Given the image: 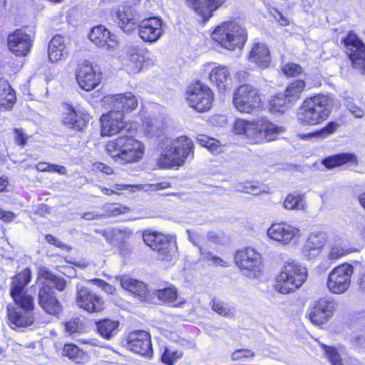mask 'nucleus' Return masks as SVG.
<instances>
[{"label":"nucleus","mask_w":365,"mask_h":365,"mask_svg":"<svg viewBox=\"0 0 365 365\" xmlns=\"http://www.w3.org/2000/svg\"><path fill=\"white\" fill-rule=\"evenodd\" d=\"M31 279V270L26 268L12 279L11 295L18 307L9 305L7 310L9 322L16 327H27L34 322V317L29 312L34 307L33 298L24 292Z\"/></svg>","instance_id":"f257e3e1"},{"label":"nucleus","mask_w":365,"mask_h":365,"mask_svg":"<svg viewBox=\"0 0 365 365\" xmlns=\"http://www.w3.org/2000/svg\"><path fill=\"white\" fill-rule=\"evenodd\" d=\"M107 153L120 165L138 163L143 159L144 143L131 135H120L107 142Z\"/></svg>","instance_id":"f03ea898"},{"label":"nucleus","mask_w":365,"mask_h":365,"mask_svg":"<svg viewBox=\"0 0 365 365\" xmlns=\"http://www.w3.org/2000/svg\"><path fill=\"white\" fill-rule=\"evenodd\" d=\"M332 106L333 98L329 96L319 94L307 98L298 108L297 121L302 125H318L328 118Z\"/></svg>","instance_id":"7ed1b4c3"},{"label":"nucleus","mask_w":365,"mask_h":365,"mask_svg":"<svg viewBox=\"0 0 365 365\" xmlns=\"http://www.w3.org/2000/svg\"><path fill=\"white\" fill-rule=\"evenodd\" d=\"M307 277L308 270L305 266L296 260H287L277 276L275 289L284 294L294 292L303 285Z\"/></svg>","instance_id":"20e7f679"},{"label":"nucleus","mask_w":365,"mask_h":365,"mask_svg":"<svg viewBox=\"0 0 365 365\" xmlns=\"http://www.w3.org/2000/svg\"><path fill=\"white\" fill-rule=\"evenodd\" d=\"M192 148L193 143L190 138L178 137L163 148L158 165L163 168L182 166L190 155H192Z\"/></svg>","instance_id":"39448f33"},{"label":"nucleus","mask_w":365,"mask_h":365,"mask_svg":"<svg viewBox=\"0 0 365 365\" xmlns=\"http://www.w3.org/2000/svg\"><path fill=\"white\" fill-rule=\"evenodd\" d=\"M212 39L229 51L242 48L247 41V34L237 22L225 21L217 26L211 34Z\"/></svg>","instance_id":"423d86ee"},{"label":"nucleus","mask_w":365,"mask_h":365,"mask_svg":"<svg viewBox=\"0 0 365 365\" xmlns=\"http://www.w3.org/2000/svg\"><path fill=\"white\" fill-rule=\"evenodd\" d=\"M233 103L239 112L252 113L262 106V96L257 88L244 84L234 92Z\"/></svg>","instance_id":"0eeeda50"},{"label":"nucleus","mask_w":365,"mask_h":365,"mask_svg":"<svg viewBox=\"0 0 365 365\" xmlns=\"http://www.w3.org/2000/svg\"><path fill=\"white\" fill-rule=\"evenodd\" d=\"M143 238L148 246L157 252L158 259L169 261L175 255L176 246L170 236H165L155 232L145 231L143 234Z\"/></svg>","instance_id":"6e6552de"},{"label":"nucleus","mask_w":365,"mask_h":365,"mask_svg":"<svg viewBox=\"0 0 365 365\" xmlns=\"http://www.w3.org/2000/svg\"><path fill=\"white\" fill-rule=\"evenodd\" d=\"M213 99L211 89L200 82L191 86L187 91L186 100L189 106L200 113L208 111L212 108Z\"/></svg>","instance_id":"1a4fd4ad"},{"label":"nucleus","mask_w":365,"mask_h":365,"mask_svg":"<svg viewBox=\"0 0 365 365\" xmlns=\"http://www.w3.org/2000/svg\"><path fill=\"white\" fill-rule=\"evenodd\" d=\"M354 273L353 267L344 263L334 268L328 276L327 287L329 291L335 294L346 292L351 284V277Z\"/></svg>","instance_id":"9d476101"},{"label":"nucleus","mask_w":365,"mask_h":365,"mask_svg":"<svg viewBox=\"0 0 365 365\" xmlns=\"http://www.w3.org/2000/svg\"><path fill=\"white\" fill-rule=\"evenodd\" d=\"M236 264L248 277L256 278L262 271L260 254L255 250L247 248L237 251L235 257Z\"/></svg>","instance_id":"9b49d317"},{"label":"nucleus","mask_w":365,"mask_h":365,"mask_svg":"<svg viewBox=\"0 0 365 365\" xmlns=\"http://www.w3.org/2000/svg\"><path fill=\"white\" fill-rule=\"evenodd\" d=\"M342 42L354 68L365 74V44L353 32H349Z\"/></svg>","instance_id":"f8f14e48"},{"label":"nucleus","mask_w":365,"mask_h":365,"mask_svg":"<svg viewBox=\"0 0 365 365\" xmlns=\"http://www.w3.org/2000/svg\"><path fill=\"white\" fill-rule=\"evenodd\" d=\"M101 135L103 136H111L117 134L121 130L136 129V125L132 123H125L123 121V113L122 111L110 110L101 118Z\"/></svg>","instance_id":"ddd939ff"},{"label":"nucleus","mask_w":365,"mask_h":365,"mask_svg":"<svg viewBox=\"0 0 365 365\" xmlns=\"http://www.w3.org/2000/svg\"><path fill=\"white\" fill-rule=\"evenodd\" d=\"M76 303L88 313H98L105 309L103 298L84 286H78Z\"/></svg>","instance_id":"4468645a"},{"label":"nucleus","mask_w":365,"mask_h":365,"mask_svg":"<svg viewBox=\"0 0 365 365\" xmlns=\"http://www.w3.org/2000/svg\"><path fill=\"white\" fill-rule=\"evenodd\" d=\"M34 38V34L17 29L8 36V48L16 56H26L31 51Z\"/></svg>","instance_id":"2eb2a0df"},{"label":"nucleus","mask_w":365,"mask_h":365,"mask_svg":"<svg viewBox=\"0 0 365 365\" xmlns=\"http://www.w3.org/2000/svg\"><path fill=\"white\" fill-rule=\"evenodd\" d=\"M123 54L120 60L123 68L129 74L138 73L143 68L145 57L141 54L139 46L134 43L125 45L123 48Z\"/></svg>","instance_id":"dca6fc26"},{"label":"nucleus","mask_w":365,"mask_h":365,"mask_svg":"<svg viewBox=\"0 0 365 365\" xmlns=\"http://www.w3.org/2000/svg\"><path fill=\"white\" fill-rule=\"evenodd\" d=\"M126 343L130 351L147 357L152 356L153 349L148 332L143 330L133 331L128 335Z\"/></svg>","instance_id":"f3484780"},{"label":"nucleus","mask_w":365,"mask_h":365,"mask_svg":"<svg viewBox=\"0 0 365 365\" xmlns=\"http://www.w3.org/2000/svg\"><path fill=\"white\" fill-rule=\"evenodd\" d=\"M76 80L82 89L90 91L99 85L101 73L96 71L89 61H84L78 67Z\"/></svg>","instance_id":"a211bd4d"},{"label":"nucleus","mask_w":365,"mask_h":365,"mask_svg":"<svg viewBox=\"0 0 365 365\" xmlns=\"http://www.w3.org/2000/svg\"><path fill=\"white\" fill-rule=\"evenodd\" d=\"M163 21L158 17L144 19L138 25L140 38L145 42L154 43L163 35Z\"/></svg>","instance_id":"6ab92c4d"},{"label":"nucleus","mask_w":365,"mask_h":365,"mask_svg":"<svg viewBox=\"0 0 365 365\" xmlns=\"http://www.w3.org/2000/svg\"><path fill=\"white\" fill-rule=\"evenodd\" d=\"M334 303L327 299L317 301L309 312L310 321L315 325L327 323L333 315Z\"/></svg>","instance_id":"aec40b11"},{"label":"nucleus","mask_w":365,"mask_h":365,"mask_svg":"<svg viewBox=\"0 0 365 365\" xmlns=\"http://www.w3.org/2000/svg\"><path fill=\"white\" fill-rule=\"evenodd\" d=\"M267 233L270 239L286 245L299 235V230L289 224L277 223L272 225Z\"/></svg>","instance_id":"412c9836"},{"label":"nucleus","mask_w":365,"mask_h":365,"mask_svg":"<svg viewBox=\"0 0 365 365\" xmlns=\"http://www.w3.org/2000/svg\"><path fill=\"white\" fill-rule=\"evenodd\" d=\"M38 304L48 314L56 316L62 311V305L55 296L51 287L46 284L39 289L38 295Z\"/></svg>","instance_id":"4be33fe9"},{"label":"nucleus","mask_w":365,"mask_h":365,"mask_svg":"<svg viewBox=\"0 0 365 365\" xmlns=\"http://www.w3.org/2000/svg\"><path fill=\"white\" fill-rule=\"evenodd\" d=\"M326 241L327 236L324 232H312L302 247V255L307 259L312 260L314 259L324 246Z\"/></svg>","instance_id":"5701e85b"},{"label":"nucleus","mask_w":365,"mask_h":365,"mask_svg":"<svg viewBox=\"0 0 365 365\" xmlns=\"http://www.w3.org/2000/svg\"><path fill=\"white\" fill-rule=\"evenodd\" d=\"M226 0H186L189 8L207 21L212 12L221 6Z\"/></svg>","instance_id":"b1692460"},{"label":"nucleus","mask_w":365,"mask_h":365,"mask_svg":"<svg viewBox=\"0 0 365 365\" xmlns=\"http://www.w3.org/2000/svg\"><path fill=\"white\" fill-rule=\"evenodd\" d=\"M88 38L91 42L98 47H106L108 51L113 50L118 46L110 32L103 26L94 27L90 32Z\"/></svg>","instance_id":"393cba45"},{"label":"nucleus","mask_w":365,"mask_h":365,"mask_svg":"<svg viewBox=\"0 0 365 365\" xmlns=\"http://www.w3.org/2000/svg\"><path fill=\"white\" fill-rule=\"evenodd\" d=\"M247 60L258 68H267L271 62L270 51L268 46L262 43H255L247 56Z\"/></svg>","instance_id":"a878e982"},{"label":"nucleus","mask_w":365,"mask_h":365,"mask_svg":"<svg viewBox=\"0 0 365 365\" xmlns=\"http://www.w3.org/2000/svg\"><path fill=\"white\" fill-rule=\"evenodd\" d=\"M106 101L111 104L113 110L122 111L123 114L135 110L138 104L135 96L130 92L106 97Z\"/></svg>","instance_id":"bb28decb"},{"label":"nucleus","mask_w":365,"mask_h":365,"mask_svg":"<svg viewBox=\"0 0 365 365\" xmlns=\"http://www.w3.org/2000/svg\"><path fill=\"white\" fill-rule=\"evenodd\" d=\"M116 18L120 27L126 33H130L138 27L139 17L130 6L119 7L116 11Z\"/></svg>","instance_id":"cd10ccee"},{"label":"nucleus","mask_w":365,"mask_h":365,"mask_svg":"<svg viewBox=\"0 0 365 365\" xmlns=\"http://www.w3.org/2000/svg\"><path fill=\"white\" fill-rule=\"evenodd\" d=\"M91 116L83 110H75L72 107L68 108L63 117V123L68 128L80 131L90 120Z\"/></svg>","instance_id":"c85d7f7f"},{"label":"nucleus","mask_w":365,"mask_h":365,"mask_svg":"<svg viewBox=\"0 0 365 365\" xmlns=\"http://www.w3.org/2000/svg\"><path fill=\"white\" fill-rule=\"evenodd\" d=\"M48 59L52 63L64 61L68 56L66 40L61 36H55L50 41L48 46Z\"/></svg>","instance_id":"c756f323"},{"label":"nucleus","mask_w":365,"mask_h":365,"mask_svg":"<svg viewBox=\"0 0 365 365\" xmlns=\"http://www.w3.org/2000/svg\"><path fill=\"white\" fill-rule=\"evenodd\" d=\"M120 286L128 292L133 293L140 299H145L148 296V288L146 284L142 281L131 278L128 276H121L116 277Z\"/></svg>","instance_id":"7c9ffc66"},{"label":"nucleus","mask_w":365,"mask_h":365,"mask_svg":"<svg viewBox=\"0 0 365 365\" xmlns=\"http://www.w3.org/2000/svg\"><path fill=\"white\" fill-rule=\"evenodd\" d=\"M210 81L220 91H224L229 86L230 71L225 66H215L210 73Z\"/></svg>","instance_id":"2f4dec72"},{"label":"nucleus","mask_w":365,"mask_h":365,"mask_svg":"<svg viewBox=\"0 0 365 365\" xmlns=\"http://www.w3.org/2000/svg\"><path fill=\"white\" fill-rule=\"evenodd\" d=\"M154 294L160 302L173 307H180L185 303L184 299L178 297V289L173 285L158 289Z\"/></svg>","instance_id":"473e14b6"},{"label":"nucleus","mask_w":365,"mask_h":365,"mask_svg":"<svg viewBox=\"0 0 365 365\" xmlns=\"http://www.w3.org/2000/svg\"><path fill=\"white\" fill-rule=\"evenodd\" d=\"M98 334L106 339H110L118 332L119 322L111 319H104L96 322Z\"/></svg>","instance_id":"72a5a7b5"},{"label":"nucleus","mask_w":365,"mask_h":365,"mask_svg":"<svg viewBox=\"0 0 365 365\" xmlns=\"http://www.w3.org/2000/svg\"><path fill=\"white\" fill-rule=\"evenodd\" d=\"M357 164V158L352 153H339L331 155L322 160V164L328 169L341 166L346 163Z\"/></svg>","instance_id":"f704fd0d"},{"label":"nucleus","mask_w":365,"mask_h":365,"mask_svg":"<svg viewBox=\"0 0 365 365\" xmlns=\"http://www.w3.org/2000/svg\"><path fill=\"white\" fill-rule=\"evenodd\" d=\"M38 280L42 282L43 286L46 284L51 287V284L58 290L62 291L66 287V281L64 279L58 277L55 274H52L46 267H40L38 272Z\"/></svg>","instance_id":"c9c22d12"},{"label":"nucleus","mask_w":365,"mask_h":365,"mask_svg":"<svg viewBox=\"0 0 365 365\" xmlns=\"http://www.w3.org/2000/svg\"><path fill=\"white\" fill-rule=\"evenodd\" d=\"M62 354L76 364L83 363L88 359L87 354L73 343L66 344L63 346Z\"/></svg>","instance_id":"e433bc0d"},{"label":"nucleus","mask_w":365,"mask_h":365,"mask_svg":"<svg viewBox=\"0 0 365 365\" xmlns=\"http://www.w3.org/2000/svg\"><path fill=\"white\" fill-rule=\"evenodd\" d=\"M263 118L250 121L246 138L251 143H260L264 141L262 132Z\"/></svg>","instance_id":"4c0bfd02"},{"label":"nucleus","mask_w":365,"mask_h":365,"mask_svg":"<svg viewBox=\"0 0 365 365\" xmlns=\"http://www.w3.org/2000/svg\"><path fill=\"white\" fill-rule=\"evenodd\" d=\"M306 83L302 80H297L289 83L284 94L288 98L291 104L295 103L300 98L301 93L304 91Z\"/></svg>","instance_id":"58836bf2"},{"label":"nucleus","mask_w":365,"mask_h":365,"mask_svg":"<svg viewBox=\"0 0 365 365\" xmlns=\"http://www.w3.org/2000/svg\"><path fill=\"white\" fill-rule=\"evenodd\" d=\"M108 237H110V242L115 245L125 243L133 235L129 228H111L107 231Z\"/></svg>","instance_id":"ea45409f"},{"label":"nucleus","mask_w":365,"mask_h":365,"mask_svg":"<svg viewBox=\"0 0 365 365\" xmlns=\"http://www.w3.org/2000/svg\"><path fill=\"white\" fill-rule=\"evenodd\" d=\"M305 207L304 197L299 193L289 194L284 201V207L289 210H302Z\"/></svg>","instance_id":"a19ab883"},{"label":"nucleus","mask_w":365,"mask_h":365,"mask_svg":"<svg viewBox=\"0 0 365 365\" xmlns=\"http://www.w3.org/2000/svg\"><path fill=\"white\" fill-rule=\"evenodd\" d=\"M292 105L284 93H281L274 96L269 101V108L272 112L284 113Z\"/></svg>","instance_id":"79ce46f5"},{"label":"nucleus","mask_w":365,"mask_h":365,"mask_svg":"<svg viewBox=\"0 0 365 365\" xmlns=\"http://www.w3.org/2000/svg\"><path fill=\"white\" fill-rule=\"evenodd\" d=\"M182 355V351L180 350L171 346H165L162 351L161 361L166 365H173Z\"/></svg>","instance_id":"37998d69"},{"label":"nucleus","mask_w":365,"mask_h":365,"mask_svg":"<svg viewBox=\"0 0 365 365\" xmlns=\"http://www.w3.org/2000/svg\"><path fill=\"white\" fill-rule=\"evenodd\" d=\"M263 136L264 140L266 141H272L274 140L277 135L281 133L284 131L282 127H279L273 124L272 123L268 121L265 118H263Z\"/></svg>","instance_id":"c03bdc74"},{"label":"nucleus","mask_w":365,"mask_h":365,"mask_svg":"<svg viewBox=\"0 0 365 365\" xmlns=\"http://www.w3.org/2000/svg\"><path fill=\"white\" fill-rule=\"evenodd\" d=\"M147 135L150 137H158L163 133V128L160 122L155 119H148L143 123Z\"/></svg>","instance_id":"a18cd8bd"},{"label":"nucleus","mask_w":365,"mask_h":365,"mask_svg":"<svg viewBox=\"0 0 365 365\" xmlns=\"http://www.w3.org/2000/svg\"><path fill=\"white\" fill-rule=\"evenodd\" d=\"M338 127V124L334 122H329L324 128L317 132L309 133L304 135H299L302 139H308L314 137L324 138L333 133Z\"/></svg>","instance_id":"49530a36"},{"label":"nucleus","mask_w":365,"mask_h":365,"mask_svg":"<svg viewBox=\"0 0 365 365\" xmlns=\"http://www.w3.org/2000/svg\"><path fill=\"white\" fill-rule=\"evenodd\" d=\"M212 309L220 315L225 317H232L234 316V309L228 306L223 302L213 299L212 302Z\"/></svg>","instance_id":"de8ad7c7"},{"label":"nucleus","mask_w":365,"mask_h":365,"mask_svg":"<svg viewBox=\"0 0 365 365\" xmlns=\"http://www.w3.org/2000/svg\"><path fill=\"white\" fill-rule=\"evenodd\" d=\"M198 142L202 146L207 148L213 153H218L221 152L222 148L220 145V143L214 138L202 135L198 138Z\"/></svg>","instance_id":"09e8293b"},{"label":"nucleus","mask_w":365,"mask_h":365,"mask_svg":"<svg viewBox=\"0 0 365 365\" xmlns=\"http://www.w3.org/2000/svg\"><path fill=\"white\" fill-rule=\"evenodd\" d=\"M327 357L332 365H344L341 358L336 348L322 344Z\"/></svg>","instance_id":"8fccbe9b"},{"label":"nucleus","mask_w":365,"mask_h":365,"mask_svg":"<svg viewBox=\"0 0 365 365\" xmlns=\"http://www.w3.org/2000/svg\"><path fill=\"white\" fill-rule=\"evenodd\" d=\"M282 71L287 77H295L303 71L302 68L294 63H287L282 67Z\"/></svg>","instance_id":"3c124183"},{"label":"nucleus","mask_w":365,"mask_h":365,"mask_svg":"<svg viewBox=\"0 0 365 365\" xmlns=\"http://www.w3.org/2000/svg\"><path fill=\"white\" fill-rule=\"evenodd\" d=\"M65 329L70 334L80 333L83 330V326L78 318L71 319L66 322Z\"/></svg>","instance_id":"603ef678"},{"label":"nucleus","mask_w":365,"mask_h":365,"mask_svg":"<svg viewBox=\"0 0 365 365\" xmlns=\"http://www.w3.org/2000/svg\"><path fill=\"white\" fill-rule=\"evenodd\" d=\"M250 121L244 119L236 120L233 125L234 133L237 135H244L246 137L250 128Z\"/></svg>","instance_id":"864d4df0"},{"label":"nucleus","mask_w":365,"mask_h":365,"mask_svg":"<svg viewBox=\"0 0 365 365\" xmlns=\"http://www.w3.org/2000/svg\"><path fill=\"white\" fill-rule=\"evenodd\" d=\"M344 106L347 108V110L355 117V118H362L364 116V110L356 106L350 98H346L344 99Z\"/></svg>","instance_id":"5fc2aeb1"},{"label":"nucleus","mask_w":365,"mask_h":365,"mask_svg":"<svg viewBox=\"0 0 365 365\" xmlns=\"http://www.w3.org/2000/svg\"><path fill=\"white\" fill-rule=\"evenodd\" d=\"M347 253V250L341 245H334L329 254V258L336 259L342 257Z\"/></svg>","instance_id":"6e6d98bb"},{"label":"nucleus","mask_w":365,"mask_h":365,"mask_svg":"<svg viewBox=\"0 0 365 365\" xmlns=\"http://www.w3.org/2000/svg\"><path fill=\"white\" fill-rule=\"evenodd\" d=\"M91 282L108 294H113L115 293V288L102 279L96 278L91 279Z\"/></svg>","instance_id":"4d7b16f0"},{"label":"nucleus","mask_w":365,"mask_h":365,"mask_svg":"<svg viewBox=\"0 0 365 365\" xmlns=\"http://www.w3.org/2000/svg\"><path fill=\"white\" fill-rule=\"evenodd\" d=\"M254 351L250 349H241L235 351L232 354V359L234 361L241 360L243 358L253 357L255 356Z\"/></svg>","instance_id":"13d9d810"},{"label":"nucleus","mask_w":365,"mask_h":365,"mask_svg":"<svg viewBox=\"0 0 365 365\" xmlns=\"http://www.w3.org/2000/svg\"><path fill=\"white\" fill-rule=\"evenodd\" d=\"M15 140L19 145L24 146L26 143L28 136L23 132L22 130L16 128L14 129Z\"/></svg>","instance_id":"bf43d9fd"},{"label":"nucleus","mask_w":365,"mask_h":365,"mask_svg":"<svg viewBox=\"0 0 365 365\" xmlns=\"http://www.w3.org/2000/svg\"><path fill=\"white\" fill-rule=\"evenodd\" d=\"M206 259L211 261L212 264L215 265H220V266H227V262H225L222 259H221L219 257L217 256H212L210 253H206L205 254L204 257Z\"/></svg>","instance_id":"052dcab7"},{"label":"nucleus","mask_w":365,"mask_h":365,"mask_svg":"<svg viewBox=\"0 0 365 365\" xmlns=\"http://www.w3.org/2000/svg\"><path fill=\"white\" fill-rule=\"evenodd\" d=\"M15 214L11 212H7L0 208V219L4 222H11L15 219Z\"/></svg>","instance_id":"680f3d73"},{"label":"nucleus","mask_w":365,"mask_h":365,"mask_svg":"<svg viewBox=\"0 0 365 365\" xmlns=\"http://www.w3.org/2000/svg\"><path fill=\"white\" fill-rule=\"evenodd\" d=\"M48 172L58 173L61 175H66V168L63 165L50 164L48 168Z\"/></svg>","instance_id":"e2e57ef3"},{"label":"nucleus","mask_w":365,"mask_h":365,"mask_svg":"<svg viewBox=\"0 0 365 365\" xmlns=\"http://www.w3.org/2000/svg\"><path fill=\"white\" fill-rule=\"evenodd\" d=\"M107 212H110L113 215H117L122 212L121 207L115 204L108 205L105 207Z\"/></svg>","instance_id":"0e129e2a"},{"label":"nucleus","mask_w":365,"mask_h":365,"mask_svg":"<svg viewBox=\"0 0 365 365\" xmlns=\"http://www.w3.org/2000/svg\"><path fill=\"white\" fill-rule=\"evenodd\" d=\"M95 166L97 170H98L101 171L102 173H106L107 175H110L113 173L112 168L103 163H98L96 164Z\"/></svg>","instance_id":"69168bd1"},{"label":"nucleus","mask_w":365,"mask_h":365,"mask_svg":"<svg viewBox=\"0 0 365 365\" xmlns=\"http://www.w3.org/2000/svg\"><path fill=\"white\" fill-rule=\"evenodd\" d=\"M45 238L48 243L54 245L58 247H61L63 246V244L61 241H59L56 237L51 235H47Z\"/></svg>","instance_id":"338daca9"},{"label":"nucleus","mask_w":365,"mask_h":365,"mask_svg":"<svg viewBox=\"0 0 365 365\" xmlns=\"http://www.w3.org/2000/svg\"><path fill=\"white\" fill-rule=\"evenodd\" d=\"M102 215H100L96 212H87L82 215V218L86 220H93L100 218Z\"/></svg>","instance_id":"774afa93"}]
</instances>
